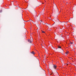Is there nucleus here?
Returning <instances> with one entry per match:
<instances>
[{"instance_id": "obj_31", "label": "nucleus", "mask_w": 76, "mask_h": 76, "mask_svg": "<svg viewBox=\"0 0 76 76\" xmlns=\"http://www.w3.org/2000/svg\"><path fill=\"white\" fill-rule=\"evenodd\" d=\"M50 75H51V74H50Z\"/></svg>"}, {"instance_id": "obj_16", "label": "nucleus", "mask_w": 76, "mask_h": 76, "mask_svg": "<svg viewBox=\"0 0 76 76\" xmlns=\"http://www.w3.org/2000/svg\"><path fill=\"white\" fill-rule=\"evenodd\" d=\"M42 48H44V46H42Z\"/></svg>"}, {"instance_id": "obj_15", "label": "nucleus", "mask_w": 76, "mask_h": 76, "mask_svg": "<svg viewBox=\"0 0 76 76\" xmlns=\"http://www.w3.org/2000/svg\"><path fill=\"white\" fill-rule=\"evenodd\" d=\"M58 48H61V47L60 46H58Z\"/></svg>"}, {"instance_id": "obj_3", "label": "nucleus", "mask_w": 76, "mask_h": 76, "mask_svg": "<svg viewBox=\"0 0 76 76\" xmlns=\"http://www.w3.org/2000/svg\"><path fill=\"white\" fill-rule=\"evenodd\" d=\"M32 41H33V39L32 37L31 38L30 40L29 39H28V42H30V43H32Z\"/></svg>"}, {"instance_id": "obj_30", "label": "nucleus", "mask_w": 76, "mask_h": 76, "mask_svg": "<svg viewBox=\"0 0 76 76\" xmlns=\"http://www.w3.org/2000/svg\"><path fill=\"white\" fill-rule=\"evenodd\" d=\"M52 21H53V20H52Z\"/></svg>"}, {"instance_id": "obj_22", "label": "nucleus", "mask_w": 76, "mask_h": 76, "mask_svg": "<svg viewBox=\"0 0 76 76\" xmlns=\"http://www.w3.org/2000/svg\"><path fill=\"white\" fill-rule=\"evenodd\" d=\"M40 23H41L42 22V21H40Z\"/></svg>"}, {"instance_id": "obj_19", "label": "nucleus", "mask_w": 76, "mask_h": 76, "mask_svg": "<svg viewBox=\"0 0 76 76\" xmlns=\"http://www.w3.org/2000/svg\"><path fill=\"white\" fill-rule=\"evenodd\" d=\"M44 24H45V23L44 22L42 23V24L43 25H44Z\"/></svg>"}, {"instance_id": "obj_8", "label": "nucleus", "mask_w": 76, "mask_h": 76, "mask_svg": "<svg viewBox=\"0 0 76 76\" xmlns=\"http://www.w3.org/2000/svg\"><path fill=\"white\" fill-rule=\"evenodd\" d=\"M20 19L21 20H23V18H22V16H21L20 17Z\"/></svg>"}, {"instance_id": "obj_17", "label": "nucleus", "mask_w": 76, "mask_h": 76, "mask_svg": "<svg viewBox=\"0 0 76 76\" xmlns=\"http://www.w3.org/2000/svg\"><path fill=\"white\" fill-rule=\"evenodd\" d=\"M42 33H45V32L44 31H42Z\"/></svg>"}, {"instance_id": "obj_29", "label": "nucleus", "mask_w": 76, "mask_h": 76, "mask_svg": "<svg viewBox=\"0 0 76 76\" xmlns=\"http://www.w3.org/2000/svg\"><path fill=\"white\" fill-rule=\"evenodd\" d=\"M49 25H50V24H49Z\"/></svg>"}, {"instance_id": "obj_32", "label": "nucleus", "mask_w": 76, "mask_h": 76, "mask_svg": "<svg viewBox=\"0 0 76 76\" xmlns=\"http://www.w3.org/2000/svg\"><path fill=\"white\" fill-rule=\"evenodd\" d=\"M67 65H68V64H67Z\"/></svg>"}, {"instance_id": "obj_28", "label": "nucleus", "mask_w": 76, "mask_h": 76, "mask_svg": "<svg viewBox=\"0 0 76 76\" xmlns=\"http://www.w3.org/2000/svg\"><path fill=\"white\" fill-rule=\"evenodd\" d=\"M52 73H53V72H52Z\"/></svg>"}, {"instance_id": "obj_9", "label": "nucleus", "mask_w": 76, "mask_h": 76, "mask_svg": "<svg viewBox=\"0 0 76 76\" xmlns=\"http://www.w3.org/2000/svg\"><path fill=\"white\" fill-rule=\"evenodd\" d=\"M28 21H30V22H32V23H33V24H35V23H34V21H33V20H28Z\"/></svg>"}, {"instance_id": "obj_13", "label": "nucleus", "mask_w": 76, "mask_h": 76, "mask_svg": "<svg viewBox=\"0 0 76 76\" xmlns=\"http://www.w3.org/2000/svg\"><path fill=\"white\" fill-rule=\"evenodd\" d=\"M46 26H49V27L50 26H51L50 25H49L48 24V23H46Z\"/></svg>"}, {"instance_id": "obj_12", "label": "nucleus", "mask_w": 76, "mask_h": 76, "mask_svg": "<svg viewBox=\"0 0 76 76\" xmlns=\"http://www.w3.org/2000/svg\"><path fill=\"white\" fill-rule=\"evenodd\" d=\"M31 54H33V55H34L35 54V53H34V51H33L31 53Z\"/></svg>"}, {"instance_id": "obj_24", "label": "nucleus", "mask_w": 76, "mask_h": 76, "mask_svg": "<svg viewBox=\"0 0 76 76\" xmlns=\"http://www.w3.org/2000/svg\"><path fill=\"white\" fill-rule=\"evenodd\" d=\"M39 67H40V65H39Z\"/></svg>"}, {"instance_id": "obj_21", "label": "nucleus", "mask_w": 76, "mask_h": 76, "mask_svg": "<svg viewBox=\"0 0 76 76\" xmlns=\"http://www.w3.org/2000/svg\"><path fill=\"white\" fill-rule=\"evenodd\" d=\"M49 68H50V69H51H51H51V68L50 67H49Z\"/></svg>"}, {"instance_id": "obj_25", "label": "nucleus", "mask_w": 76, "mask_h": 76, "mask_svg": "<svg viewBox=\"0 0 76 76\" xmlns=\"http://www.w3.org/2000/svg\"><path fill=\"white\" fill-rule=\"evenodd\" d=\"M53 50H55V48H54Z\"/></svg>"}, {"instance_id": "obj_6", "label": "nucleus", "mask_w": 76, "mask_h": 76, "mask_svg": "<svg viewBox=\"0 0 76 76\" xmlns=\"http://www.w3.org/2000/svg\"><path fill=\"white\" fill-rule=\"evenodd\" d=\"M36 25L37 28H39V24L38 23H37L36 24Z\"/></svg>"}, {"instance_id": "obj_18", "label": "nucleus", "mask_w": 76, "mask_h": 76, "mask_svg": "<svg viewBox=\"0 0 76 76\" xmlns=\"http://www.w3.org/2000/svg\"><path fill=\"white\" fill-rule=\"evenodd\" d=\"M2 12V10H1L0 13H1Z\"/></svg>"}, {"instance_id": "obj_1", "label": "nucleus", "mask_w": 76, "mask_h": 76, "mask_svg": "<svg viewBox=\"0 0 76 76\" xmlns=\"http://www.w3.org/2000/svg\"><path fill=\"white\" fill-rule=\"evenodd\" d=\"M53 19H54V20H55V21H53V22H54L55 23V22H56V23L57 24L59 25H60L61 24V22L60 21V20H58V19L56 18H53Z\"/></svg>"}, {"instance_id": "obj_23", "label": "nucleus", "mask_w": 76, "mask_h": 76, "mask_svg": "<svg viewBox=\"0 0 76 76\" xmlns=\"http://www.w3.org/2000/svg\"><path fill=\"white\" fill-rule=\"evenodd\" d=\"M44 57H46V56L45 55H44Z\"/></svg>"}, {"instance_id": "obj_5", "label": "nucleus", "mask_w": 76, "mask_h": 76, "mask_svg": "<svg viewBox=\"0 0 76 76\" xmlns=\"http://www.w3.org/2000/svg\"><path fill=\"white\" fill-rule=\"evenodd\" d=\"M31 13H32V14H33V15H37V14H35V10H34L33 12L32 11L31 12Z\"/></svg>"}, {"instance_id": "obj_4", "label": "nucleus", "mask_w": 76, "mask_h": 76, "mask_svg": "<svg viewBox=\"0 0 76 76\" xmlns=\"http://www.w3.org/2000/svg\"><path fill=\"white\" fill-rule=\"evenodd\" d=\"M37 19L38 20H39L40 19V15H39L37 17Z\"/></svg>"}, {"instance_id": "obj_14", "label": "nucleus", "mask_w": 76, "mask_h": 76, "mask_svg": "<svg viewBox=\"0 0 76 76\" xmlns=\"http://www.w3.org/2000/svg\"><path fill=\"white\" fill-rule=\"evenodd\" d=\"M69 53V51L66 52V54H67V55Z\"/></svg>"}, {"instance_id": "obj_26", "label": "nucleus", "mask_w": 76, "mask_h": 76, "mask_svg": "<svg viewBox=\"0 0 76 76\" xmlns=\"http://www.w3.org/2000/svg\"><path fill=\"white\" fill-rule=\"evenodd\" d=\"M48 71H49V70H48Z\"/></svg>"}, {"instance_id": "obj_33", "label": "nucleus", "mask_w": 76, "mask_h": 76, "mask_svg": "<svg viewBox=\"0 0 76 76\" xmlns=\"http://www.w3.org/2000/svg\"><path fill=\"white\" fill-rule=\"evenodd\" d=\"M37 60H38V59H37Z\"/></svg>"}, {"instance_id": "obj_11", "label": "nucleus", "mask_w": 76, "mask_h": 76, "mask_svg": "<svg viewBox=\"0 0 76 76\" xmlns=\"http://www.w3.org/2000/svg\"><path fill=\"white\" fill-rule=\"evenodd\" d=\"M54 74H56V75H58V72H57V71H56V72L55 73H54L53 75H54Z\"/></svg>"}, {"instance_id": "obj_27", "label": "nucleus", "mask_w": 76, "mask_h": 76, "mask_svg": "<svg viewBox=\"0 0 76 76\" xmlns=\"http://www.w3.org/2000/svg\"><path fill=\"white\" fill-rule=\"evenodd\" d=\"M44 63H45V62H44Z\"/></svg>"}, {"instance_id": "obj_7", "label": "nucleus", "mask_w": 76, "mask_h": 76, "mask_svg": "<svg viewBox=\"0 0 76 76\" xmlns=\"http://www.w3.org/2000/svg\"><path fill=\"white\" fill-rule=\"evenodd\" d=\"M54 69H56V68H57V66L56 65H53V66Z\"/></svg>"}, {"instance_id": "obj_20", "label": "nucleus", "mask_w": 76, "mask_h": 76, "mask_svg": "<svg viewBox=\"0 0 76 76\" xmlns=\"http://www.w3.org/2000/svg\"><path fill=\"white\" fill-rule=\"evenodd\" d=\"M70 44H72L73 42H70Z\"/></svg>"}, {"instance_id": "obj_10", "label": "nucleus", "mask_w": 76, "mask_h": 76, "mask_svg": "<svg viewBox=\"0 0 76 76\" xmlns=\"http://www.w3.org/2000/svg\"><path fill=\"white\" fill-rule=\"evenodd\" d=\"M63 52H64V50H63V49H61V53L62 54H63Z\"/></svg>"}, {"instance_id": "obj_2", "label": "nucleus", "mask_w": 76, "mask_h": 76, "mask_svg": "<svg viewBox=\"0 0 76 76\" xmlns=\"http://www.w3.org/2000/svg\"><path fill=\"white\" fill-rule=\"evenodd\" d=\"M55 12H58V9L57 8V6L56 5H55Z\"/></svg>"}]
</instances>
